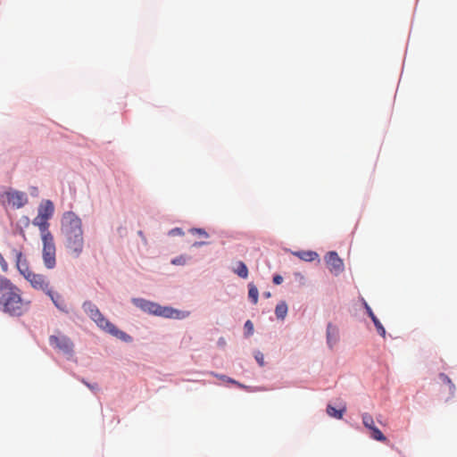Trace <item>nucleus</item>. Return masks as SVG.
Instances as JSON below:
<instances>
[{
	"mask_svg": "<svg viewBox=\"0 0 457 457\" xmlns=\"http://www.w3.org/2000/svg\"><path fill=\"white\" fill-rule=\"evenodd\" d=\"M42 241V260L47 270H53L56 266V246L54 237H49L41 238Z\"/></svg>",
	"mask_w": 457,
	"mask_h": 457,
	"instance_id": "obj_5",
	"label": "nucleus"
},
{
	"mask_svg": "<svg viewBox=\"0 0 457 457\" xmlns=\"http://www.w3.org/2000/svg\"><path fill=\"white\" fill-rule=\"evenodd\" d=\"M25 279L29 282L34 289L41 290L45 293L51 287L50 282L46 277L42 274H37L32 271Z\"/></svg>",
	"mask_w": 457,
	"mask_h": 457,
	"instance_id": "obj_8",
	"label": "nucleus"
},
{
	"mask_svg": "<svg viewBox=\"0 0 457 457\" xmlns=\"http://www.w3.org/2000/svg\"><path fill=\"white\" fill-rule=\"evenodd\" d=\"M84 312L89 318L97 325L98 328L121 339L125 342L131 341V337L127 333L118 329L112 323H111L99 311L96 304L92 302L87 301L83 303Z\"/></svg>",
	"mask_w": 457,
	"mask_h": 457,
	"instance_id": "obj_3",
	"label": "nucleus"
},
{
	"mask_svg": "<svg viewBox=\"0 0 457 457\" xmlns=\"http://www.w3.org/2000/svg\"><path fill=\"white\" fill-rule=\"evenodd\" d=\"M46 294L50 297L57 309L66 313L69 312L65 300L59 293L54 292L50 287Z\"/></svg>",
	"mask_w": 457,
	"mask_h": 457,
	"instance_id": "obj_13",
	"label": "nucleus"
},
{
	"mask_svg": "<svg viewBox=\"0 0 457 457\" xmlns=\"http://www.w3.org/2000/svg\"><path fill=\"white\" fill-rule=\"evenodd\" d=\"M49 343L63 354L71 355L73 353V343L64 335L51 336Z\"/></svg>",
	"mask_w": 457,
	"mask_h": 457,
	"instance_id": "obj_6",
	"label": "nucleus"
},
{
	"mask_svg": "<svg viewBox=\"0 0 457 457\" xmlns=\"http://www.w3.org/2000/svg\"><path fill=\"white\" fill-rule=\"evenodd\" d=\"M176 230H177V234H182V232L180 231L179 228H177Z\"/></svg>",
	"mask_w": 457,
	"mask_h": 457,
	"instance_id": "obj_34",
	"label": "nucleus"
},
{
	"mask_svg": "<svg viewBox=\"0 0 457 457\" xmlns=\"http://www.w3.org/2000/svg\"><path fill=\"white\" fill-rule=\"evenodd\" d=\"M438 379L440 381L441 387H445V389L441 388V398L444 401L448 402L453 398L456 392V386L452 379L445 373H440L438 375Z\"/></svg>",
	"mask_w": 457,
	"mask_h": 457,
	"instance_id": "obj_7",
	"label": "nucleus"
},
{
	"mask_svg": "<svg viewBox=\"0 0 457 457\" xmlns=\"http://www.w3.org/2000/svg\"><path fill=\"white\" fill-rule=\"evenodd\" d=\"M245 335L250 337L253 334V324L251 320H246L245 323Z\"/></svg>",
	"mask_w": 457,
	"mask_h": 457,
	"instance_id": "obj_25",
	"label": "nucleus"
},
{
	"mask_svg": "<svg viewBox=\"0 0 457 457\" xmlns=\"http://www.w3.org/2000/svg\"><path fill=\"white\" fill-rule=\"evenodd\" d=\"M176 230H177V234H182V232L180 231L179 228H177Z\"/></svg>",
	"mask_w": 457,
	"mask_h": 457,
	"instance_id": "obj_33",
	"label": "nucleus"
},
{
	"mask_svg": "<svg viewBox=\"0 0 457 457\" xmlns=\"http://www.w3.org/2000/svg\"><path fill=\"white\" fill-rule=\"evenodd\" d=\"M204 244H205V243H204V242H195L193 245H194V246H201V245H204Z\"/></svg>",
	"mask_w": 457,
	"mask_h": 457,
	"instance_id": "obj_32",
	"label": "nucleus"
},
{
	"mask_svg": "<svg viewBox=\"0 0 457 457\" xmlns=\"http://www.w3.org/2000/svg\"><path fill=\"white\" fill-rule=\"evenodd\" d=\"M345 411V406H343L339 410L336 409L332 405H328V407H327L328 414L330 417H333V418H336V419H341Z\"/></svg>",
	"mask_w": 457,
	"mask_h": 457,
	"instance_id": "obj_20",
	"label": "nucleus"
},
{
	"mask_svg": "<svg viewBox=\"0 0 457 457\" xmlns=\"http://www.w3.org/2000/svg\"><path fill=\"white\" fill-rule=\"evenodd\" d=\"M254 358L260 366L262 367L264 365V356L261 352H255Z\"/></svg>",
	"mask_w": 457,
	"mask_h": 457,
	"instance_id": "obj_26",
	"label": "nucleus"
},
{
	"mask_svg": "<svg viewBox=\"0 0 457 457\" xmlns=\"http://www.w3.org/2000/svg\"><path fill=\"white\" fill-rule=\"evenodd\" d=\"M293 253L304 262H312L319 257L318 253L313 251H299Z\"/></svg>",
	"mask_w": 457,
	"mask_h": 457,
	"instance_id": "obj_17",
	"label": "nucleus"
},
{
	"mask_svg": "<svg viewBox=\"0 0 457 457\" xmlns=\"http://www.w3.org/2000/svg\"><path fill=\"white\" fill-rule=\"evenodd\" d=\"M325 262L330 272L335 275L340 274L344 270V262L338 256L337 253L328 252L325 256Z\"/></svg>",
	"mask_w": 457,
	"mask_h": 457,
	"instance_id": "obj_9",
	"label": "nucleus"
},
{
	"mask_svg": "<svg viewBox=\"0 0 457 457\" xmlns=\"http://www.w3.org/2000/svg\"><path fill=\"white\" fill-rule=\"evenodd\" d=\"M248 296H249V298L251 299V301L253 302V304L257 303L258 296H259V292H258L257 287L254 285H253V284L249 285Z\"/></svg>",
	"mask_w": 457,
	"mask_h": 457,
	"instance_id": "obj_21",
	"label": "nucleus"
},
{
	"mask_svg": "<svg viewBox=\"0 0 457 457\" xmlns=\"http://www.w3.org/2000/svg\"><path fill=\"white\" fill-rule=\"evenodd\" d=\"M287 304L286 302L282 301L278 303L275 308L276 317L279 320H284L287 314Z\"/></svg>",
	"mask_w": 457,
	"mask_h": 457,
	"instance_id": "obj_18",
	"label": "nucleus"
},
{
	"mask_svg": "<svg viewBox=\"0 0 457 457\" xmlns=\"http://www.w3.org/2000/svg\"><path fill=\"white\" fill-rule=\"evenodd\" d=\"M339 331L337 327L332 323H328L327 326V343L329 348H333L334 345L338 342Z\"/></svg>",
	"mask_w": 457,
	"mask_h": 457,
	"instance_id": "obj_14",
	"label": "nucleus"
},
{
	"mask_svg": "<svg viewBox=\"0 0 457 457\" xmlns=\"http://www.w3.org/2000/svg\"><path fill=\"white\" fill-rule=\"evenodd\" d=\"M54 212V204L50 200H46L39 205L37 214L50 220L53 217Z\"/></svg>",
	"mask_w": 457,
	"mask_h": 457,
	"instance_id": "obj_15",
	"label": "nucleus"
},
{
	"mask_svg": "<svg viewBox=\"0 0 457 457\" xmlns=\"http://www.w3.org/2000/svg\"><path fill=\"white\" fill-rule=\"evenodd\" d=\"M370 437L378 441L386 440V436L383 435L381 430H370Z\"/></svg>",
	"mask_w": 457,
	"mask_h": 457,
	"instance_id": "obj_24",
	"label": "nucleus"
},
{
	"mask_svg": "<svg viewBox=\"0 0 457 457\" xmlns=\"http://www.w3.org/2000/svg\"><path fill=\"white\" fill-rule=\"evenodd\" d=\"M365 308L367 310L368 315L372 320V321H373V323H374V325H375V327L377 328L378 333L382 337H386V329L383 327V325L381 324V322L378 320V319L376 317V315L372 312L371 308L367 303H365Z\"/></svg>",
	"mask_w": 457,
	"mask_h": 457,
	"instance_id": "obj_16",
	"label": "nucleus"
},
{
	"mask_svg": "<svg viewBox=\"0 0 457 457\" xmlns=\"http://www.w3.org/2000/svg\"><path fill=\"white\" fill-rule=\"evenodd\" d=\"M12 284L10 279L0 275V294L2 295Z\"/></svg>",
	"mask_w": 457,
	"mask_h": 457,
	"instance_id": "obj_23",
	"label": "nucleus"
},
{
	"mask_svg": "<svg viewBox=\"0 0 457 457\" xmlns=\"http://www.w3.org/2000/svg\"><path fill=\"white\" fill-rule=\"evenodd\" d=\"M362 422L366 428H376L374 420L370 414H364L362 416Z\"/></svg>",
	"mask_w": 457,
	"mask_h": 457,
	"instance_id": "obj_22",
	"label": "nucleus"
},
{
	"mask_svg": "<svg viewBox=\"0 0 457 457\" xmlns=\"http://www.w3.org/2000/svg\"><path fill=\"white\" fill-rule=\"evenodd\" d=\"M171 263L174 265H183L186 263V258L184 256H179L171 261Z\"/></svg>",
	"mask_w": 457,
	"mask_h": 457,
	"instance_id": "obj_28",
	"label": "nucleus"
},
{
	"mask_svg": "<svg viewBox=\"0 0 457 457\" xmlns=\"http://www.w3.org/2000/svg\"><path fill=\"white\" fill-rule=\"evenodd\" d=\"M0 266L4 272H6L8 270V264L1 253H0Z\"/></svg>",
	"mask_w": 457,
	"mask_h": 457,
	"instance_id": "obj_29",
	"label": "nucleus"
},
{
	"mask_svg": "<svg viewBox=\"0 0 457 457\" xmlns=\"http://www.w3.org/2000/svg\"><path fill=\"white\" fill-rule=\"evenodd\" d=\"M234 272L242 278H246L248 277V269L243 262H238L237 263V268L234 270Z\"/></svg>",
	"mask_w": 457,
	"mask_h": 457,
	"instance_id": "obj_19",
	"label": "nucleus"
},
{
	"mask_svg": "<svg viewBox=\"0 0 457 457\" xmlns=\"http://www.w3.org/2000/svg\"><path fill=\"white\" fill-rule=\"evenodd\" d=\"M4 196L6 197L9 204L17 208H21L25 205L28 201L26 194L19 191L4 192Z\"/></svg>",
	"mask_w": 457,
	"mask_h": 457,
	"instance_id": "obj_10",
	"label": "nucleus"
},
{
	"mask_svg": "<svg viewBox=\"0 0 457 457\" xmlns=\"http://www.w3.org/2000/svg\"><path fill=\"white\" fill-rule=\"evenodd\" d=\"M190 232L192 234H197V235L203 236L204 237H209L208 233L203 228H192V229H190Z\"/></svg>",
	"mask_w": 457,
	"mask_h": 457,
	"instance_id": "obj_27",
	"label": "nucleus"
},
{
	"mask_svg": "<svg viewBox=\"0 0 457 457\" xmlns=\"http://www.w3.org/2000/svg\"><path fill=\"white\" fill-rule=\"evenodd\" d=\"M283 281V278L280 275H276L273 277V283L276 285L281 284Z\"/></svg>",
	"mask_w": 457,
	"mask_h": 457,
	"instance_id": "obj_31",
	"label": "nucleus"
},
{
	"mask_svg": "<svg viewBox=\"0 0 457 457\" xmlns=\"http://www.w3.org/2000/svg\"><path fill=\"white\" fill-rule=\"evenodd\" d=\"M60 230L67 253L73 258H79L85 245L82 220L74 212H65L61 219Z\"/></svg>",
	"mask_w": 457,
	"mask_h": 457,
	"instance_id": "obj_1",
	"label": "nucleus"
},
{
	"mask_svg": "<svg viewBox=\"0 0 457 457\" xmlns=\"http://www.w3.org/2000/svg\"><path fill=\"white\" fill-rule=\"evenodd\" d=\"M0 305L4 312L11 316H21L27 312L30 301L21 296V290L13 283L0 296Z\"/></svg>",
	"mask_w": 457,
	"mask_h": 457,
	"instance_id": "obj_2",
	"label": "nucleus"
},
{
	"mask_svg": "<svg viewBox=\"0 0 457 457\" xmlns=\"http://www.w3.org/2000/svg\"><path fill=\"white\" fill-rule=\"evenodd\" d=\"M132 303L145 312L164 318L183 320L190 315L189 312L177 310L172 307L162 306L156 303L143 298H133Z\"/></svg>",
	"mask_w": 457,
	"mask_h": 457,
	"instance_id": "obj_4",
	"label": "nucleus"
},
{
	"mask_svg": "<svg viewBox=\"0 0 457 457\" xmlns=\"http://www.w3.org/2000/svg\"><path fill=\"white\" fill-rule=\"evenodd\" d=\"M48 219L37 214L32 220V224L38 228L40 232V238H46L53 237V234L49 230Z\"/></svg>",
	"mask_w": 457,
	"mask_h": 457,
	"instance_id": "obj_11",
	"label": "nucleus"
},
{
	"mask_svg": "<svg viewBox=\"0 0 457 457\" xmlns=\"http://www.w3.org/2000/svg\"><path fill=\"white\" fill-rule=\"evenodd\" d=\"M215 376H216L217 378H219L222 379V380H227V381L230 382V383L237 384V385L240 386L237 381H235V380H234V379H232V378H227V377H226V376H224V375H215Z\"/></svg>",
	"mask_w": 457,
	"mask_h": 457,
	"instance_id": "obj_30",
	"label": "nucleus"
},
{
	"mask_svg": "<svg viewBox=\"0 0 457 457\" xmlns=\"http://www.w3.org/2000/svg\"><path fill=\"white\" fill-rule=\"evenodd\" d=\"M13 253L16 259V267L24 278H26L32 272L29 267L28 261L23 256L21 251L14 249Z\"/></svg>",
	"mask_w": 457,
	"mask_h": 457,
	"instance_id": "obj_12",
	"label": "nucleus"
}]
</instances>
